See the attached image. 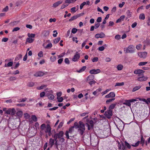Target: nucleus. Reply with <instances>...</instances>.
<instances>
[{"mask_svg": "<svg viewBox=\"0 0 150 150\" xmlns=\"http://www.w3.org/2000/svg\"><path fill=\"white\" fill-rule=\"evenodd\" d=\"M69 132L68 131H66L65 132V134L66 136V137L67 138V139H69Z\"/></svg>", "mask_w": 150, "mask_h": 150, "instance_id": "nucleus-60", "label": "nucleus"}, {"mask_svg": "<svg viewBox=\"0 0 150 150\" xmlns=\"http://www.w3.org/2000/svg\"><path fill=\"white\" fill-rule=\"evenodd\" d=\"M135 49L133 45H129L126 49L125 52L126 53H133L135 52Z\"/></svg>", "mask_w": 150, "mask_h": 150, "instance_id": "nucleus-3", "label": "nucleus"}, {"mask_svg": "<svg viewBox=\"0 0 150 150\" xmlns=\"http://www.w3.org/2000/svg\"><path fill=\"white\" fill-rule=\"evenodd\" d=\"M142 47V45L141 44H139L136 46V49L138 50H139Z\"/></svg>", "mask_w": 150, "mask_h": 150, "instance_id": "nucleus-56", "label": "nucleus"}, {"mask_svg": "<svg viewBox=\"0 0 150 150\" xmlns=\"http://www.w3.org/2000/svg\"><path fill=\"white\" fill-rule=\"evenodd\" d=\"M27 98H24L22 99H20L18 101L19 102H24L25 101Z\"/></svg>", "mask_w": 150, "mask_h": 150, "instance_id": "nucleus-55", "label": "nucleus"}, {"mask_svg": "<svg viewBox=\"0 0 150 150\" xmlns=\"http://www.w3.org/2000/svg\"><path fill=\"white\" fill-rule=\"evenodd\" d=\"M123 67L122 65L121 64H119L117 66V68L118 70L120 71L122 70Z\"/></svg>", "mask_w": 150, "mask_h": 150, "instance_id": "nucleus-33", "label": "nucleus"}, {"mask_svg": "<svg viewBox=\"0 0 150 150\" xmlns=\"http://www.w3.org/2000/svg\"><path fill=\"white\" fill-rule=\"evenodd\" d=\"M77 31V29H76V28H74L72 29V30H71V32L72 33H73V34H75L76 32Z\"/></svg>", "mask_w": 150, "mask_h": 150, "instance_id": "nucleus-58", "label": "nucleus"}, {"mask_svg": "<svg viewBox=\"0 0 150 150\" xmlns=\"http://www.w3.org/2000/svg\"><path fill=\"white\" fill-rule=\"evenodd\" d=\"M137 100L135 99H132L128 100H125V102L123 103L124 105H126L129 107H130L131 106V103L136 101Z\"/></svg>", "mask_w": 150, "mask_h": 150, "instance_id": "nucleus-6", "label": "nucleus"}, {"mask_svg": "<svg viewBox=\"0 0 150 150\" xmlns=\"http://www.w3.org/2000/svg\"><path fill=\"white\" fill-rule=\"evenodd\" d=\"M87 123H86V125L88 127V129L90 130L91 128H93V122L92 120H87Z\"/></svg>", "mask_w": 150, "mask_h": 150, "instance_id": "nucleus-5", "label": "nucleus"}, {"mask_svg": "<svg viewBox=\"0 0 150 150\" xmlns=\"http://www.w3.org/2000/svg\"><path fill=\"white\" fill-rule=\"evenodd\" d=\"M52 47V44L51 43H50L48 44L46 47H45V48H51Z\"/></svg>", "mask_w": 150, "mask_h": 150, "instance_id": "nucleus-63", "label": "nucleus"}, {"mask_svg": "<svg viewBox=\"0 0 150 150\" xmlns=\"http://www.w3.org/2000/svg\"><path fill=\"white\" fill-rule=\"evenodd\" d=\"M100 72V70L99 69H93L90 70L89 73L92 74H98Z\"/></svg>", "mask_w": 150, "mask_h": 150, "instance_id": "nucleus-11", "label": "nucleus"}, {"mask_svg": "<svg viewBox=\"0 0 150 150\" xmlns=\"http://www.w3.org/2000/svg\"><path fill=\"white\" fill-rule=\"evenodd\" d=\"M139 18L140 19L144 20L145 18V15L144 13H142L140 14Z\"/></svg>", "mask_w": 150, "mask_h": 150, "instance_id": "nucleus-34", "label": "nucleus"}, {"mask_svg": "<svg viewBox=\"0 0 150 150\" xmlns=\"http://www.w3.org/2000/svg\"><path fill=\"white\" fill-rule=\"evenodd\" d=\"M86 4V2H83V3H82L80 6V9H81L83 6Z\"/></svg>", "mask_w": 150, "mask_h": 150, "instance_id": "nucleus-47", "label": "nucleus"}, {"mask_svg": "<svg viewBox=\"0 0 150 150\" xmlns=\"http://www.w3.org/2000/svg\"><path fill=\"white\" fill-rule=\"evenodd\" d=\"M57 99L58 101L59 102H61L63 100V98L62 97H61L60 98L57 97Z\"/></svg>", "mask_w": 150, "mask_h": 150, "instance_id": "nucleus-54", "label": "nucleus"}, {"mask_svg": "<svg viewBox=\"0 0 150 150\" xmlns=\"http://www.w3.org/2000/svg\"><path fill=\"white\" fill-rule=\"evenodd\" d=\"M109 16H110V14H107L106 15V16L105 17V18L104 19L103 21V24H105L106 23V20L108 18H109Z\"/></svg>", "mask_w": 150, "mask_h": 150, "instance_id": "nucleus-32", "label": "nucleus"}, {"mask_svg": "<svg viewBox=\"0 0 150 150\" xmlns=\"http://www.w3.org/2000/svg\"><path fill=\"white\" fill-rule=\"evenodd\" d=\"M65 54V53H62L61 54H60L59 55H58L57 56L58 57V59L59 58H61L63 57H64V56Z\"/></svg>", "mask_w": 150, "mask_h": 150, "instance_id": "nucleus-61", "label": "nucleus"}, {"mask_svg": "<svg viewBox=\"0 0 150 150\" xmlns=\"http://www.w3.org/2000/svg\"><path fill=\"white\" fill-rule=\"evenodd\" d=\"M60 40V37H58L54 40V44H57L59 42Z\"/></svg>", "mask_w": 150, "mask_h": 150, "instance_id": "nucleus-35", "label": "nucleus"}, {"mask_svg": "<svg viewBox=\"0 0 150 150\" xmlns=\"http://www.w3.org/2000/svg\"><path fill=\"white\" fill-rule=\"evenodd\" d=\"M34 41V39L30 38H27L26 40V44L27 42H28L29 43H32Z\"/></svg>", "mask_w": 150, "mask_h": 150, "instance_id": "nucleus-20", "label": "nucleus"}, {"mask_svg": "<svg viewBox=\"0 0 150 150\" xmlns=\"http://www.w3.org/2000/svg\"><path fill=\"white\" fill-rule=\"evenodd\" d=\"M44 73L42 71H38L36 72L34 76L36 77L38 76H42L44 75Z\"/></svg>", "mask_w": 150, "mask_h": 150, "instance_id": "nucleus-15", "label": "nucleus"}, {"mask_svg": "<svg viewBox=\"0 0 150 150\" xmlns=\"http://www.w3.org/2000/svg\"><path fill=\"white\" fill-rule=\"evenodd\" d=\"M140 137V141H138L135 144H132L131 146L134 147H136L139 146L140 143V144H142V146H143L145 143V139L142 134L141 135Z\"/></svg>", "mask_w": 150, "mask_h": 150, "instance_id": "nucleus-2", "label": "nucleus"}, {"mask_svg": "<svg viewBox=\"0 0 150 150\" xmlns=\"http://www.w3.org/2000/svg\"><path fill=\"white\" fill-rule=\"evenodd\" d=\"M74 127H71L69 128V131H68L69 133L71 134L72 132L74 131Z\"/></svg>", "mask_w": 150, "mask_h": 150, "instance_id": "nucleus-45", "label": "nucleus"}, {"mask_svg": "<svg viewBox=\"0 0 150 150\" xmlns=\"http://www.w3.org/2000/svg\"><path fill=\"white\" fill-rule=\"evenodd\" d=\"M22 55L21 54H18L17 55L15 59L14 60L15 61H18L20 59L22 58Z\"/></svg>", "mask_w": 150, "mask_h": 150, "instance_id": "nucleus-25", "label": "nucleus"}, {"mask_svg": "<svg viewBox=\"0 0 150 150\" xmlns=\"http://www.w3.org/2000/svg\"><path fill=\"white\" fill-rule=\"evenodd\" d=\"M53 137L54 138V140L55 142L58 141L57 139L58 138V136L56 134H54L53 136Z\"/></svg>", "mask_w": 150, "mask_h": 150, "instance_id": "nucleus-48", "label": "nucleus"}, {"mask_svg": "<svg viewBox=\"0 0 150 150\" xmlns=\"http://www.w3.org/2000/svg\"><path fill=\"white\" fill-rule=\"evenodd\" d=\"M126 14L128 17H130L131 16V13L129 10H128L127 11Z\"/></svg>", "mask_w": 150, "mask_h": 150, "instance_id": "nucleus-44", "label": "nucleus"}, {"mask_svg": "<svg viewBox=\"0 0 150 150\" xmlns=\"http://www.w3.org/2000/svg\"><path fill=\"white\" fill-rule=\"evenodd\" d=\"M8 9V6H6V7L3 9L2 12H7Z\"/></svg>", "mask_w": 150, "mask_h": 150, "instance_id": "nucleus-57", "label": "nucleus"}, {"mask_svg": "<svg viewBox=\"0 0 150 150\" xmlns=\"http://www.w3.org/2000/svg\"><path fill=\"white\" fill-rule=\"evenodd\" d=\"M25 118L28 119L30 117L29 115L27 113H25L24 114Z\"/></svg>", "mask_w": 150, "mask_h": 150, "instance_id": "nucleus-53", "label": "nucleus"}, {"mask_svg": "<svg viewBox=\"0 0 150 150\" xmlns=\"http://www.w3.org/2000/svg\"><path fill=\"white\" fill-rule=\"evenodd\" d=\"M148 79V77L143 76L142 77H139L138 78V80L139 81H146Z\"/></svg>", "mask_w": 150, "mask_h": 150, "instance_id": "nucleus-16", "label": "nucleus"}, {"mask_svg": "<svg viewBox=\"0 0 150 150\" xmlns=\"http://www.w3.org/2000/svg\"><path fill=\"white\" fill-rule=\"evenodd\" d=\"M85 130V129H82L79 128L78 129V131L81 135H82L83 134V133Z\"/></svg>", "mask_w": 150, "mask_h": 150, "instance_id": "nucleus-27", "label": "nucleus"}, {"mask_svg": "<svg viewBox=\"0 0 150 150\" xmlns=\"http://www.w3.org/2000/svg\"><path fill=\"white\" fill-rule=\"evenodd\" d=\"M54 142H55L54 139L50 138L49 140V144L50 145V147H52L54 145Z\"/></svg>", "mask_w": 150, "mask_h": 150, "instance_id": "nucleus-22", "label": "nucleus"}, {"mask_svg": "<svg viewBox=\"0 0 150 150\" xmlns=\"http://www.w3.org/2000/svg\"><path fill=\"white\" fill-rule=\"evenodd\" d=\"M147 63V62H141L139 63L138 65L140 66H143L146 65Z\"/></svg>", "mask_w": 150, "mask_h": 150, "instance_id": "nucleus-41", "label": "nucleus"}, {"mask_svg": "<svg viewBox=\"0 0 150 150\" xmlns=\"http://www.w3.org/2000/svg\"><path fill=\"white\" fill-rule=\"evenodd\" d=\"M96 82L94 80H93L90 81L89 82V83L91 85V86H92L93 84H94Z\"/></svg>", "mask_w": 150, "mask_h": 150, "instance_id": "nucleus-51", "label": "nucleus"}, {"mask_svg": "<svg viewBox=\"0 0 150 150\" xmlns=\"http://www.w3.org/2000/svg\"><path fill=\"white\" fill-rule=\"evenodd\" d=\"M112 110L109 109V110H108L105 112V115L107 118L110 119L111 118V116H112Z\"/></svg>", "mask_w": 150, "mask_h": 150, "instance_id": "nucleus-7", "label": "nucleus"}, {"mask_svg": "<svg viewBox=\"0 0 150 150\" xmlns=\"http://www.w3.org/2000/svg\"><path fill=\"white\" fill-rule=\"evenodd\" d=\"M94 78V76L93 75H89L87 78L88 81H91L93 80Z\"/></svg>", "mask_w": 150, "mask_h": 150, "instance_id": "nucleus-23", "label": "nucleus"}, {"mask_svg": "<svg viewBox=\"0 0 150 150\" xmlns=\"http://www.w3.org/2000/svg\"><path fill=\"white\" fill-rule=\"evenodd\" d=\"M147 52H139L138 55L140 57L144 59L146 57Z\"/></svg>", "mask_w": 150, "mask_h": 150, "instance_id": "nucleus-10", "label": "nucleus"}, {"mask_svg": "<svg viewBox=\"0 0 150 150\" xmlns=\"http://www.w3.org/2000/svg\"><path fill=\"white\" fill-rule=\"evenodd\" d=\"M47 86V85H42L39 87H38L37 88L39 90H40L43 89Z\"/></svg>", "mask_w": 150, "mask_h": 150, "instance_id": "nucleus-40", "label": "nucleus"}, {"mask_svg": "<svg viewBox=\"0 0 150 150\" xmlns=\"http://www.w3.org/2000/svg\"><path fill=\"white\" fill-rule=\"evenodd\" d=\"M141 87V86H137L133 88L132 91L133 92H134L139 89Z\"/></svg>", "mask_w": 150, "mask_h": 150, "instance_id": "nucleus-29", "label": "nucleus"}, {"mask_svg": "<svg viewBox=\"0 0 150 150\" xmlns=\"http://www.w3.org/2000/svg\"><path fill=\"white\" fill-rule=\"evenodd\" d=\"M101 91V88H99L96 89L95 91H94L93 92V94L94 96H96L97 94H99L100 92Z\"/></svg>", "mask_w": 150, "mask_h": 150, "instance_id": "nucleus-18", "label": "nucleus"}, {"mask_svg": "<svg viewBox=\"0 0 150 150\" xmlns=\"http://www.w3.org/2000/svg\"><path fill=\"white\" fill-rule=\"evenodd\" d=\"M28 36L29 37V38H33L35 37V34H34L30 33H29L28 34Z\"/></svg>", "mask_w": 150, "mask_h": 150, "instance_id": "nucleus-38", "label": "nucleus"}, {"mask_svg": "<svg viewBox=\"0 0 150 150\" xmlns=\"http://www.w3.org/2000/svg\"><path fill=\"white\" fill-rule=\"evenodd\" d=\"M20 65V64L18 62L16 64L15 66L13 67H11V69H13V68L14 69H17Z\"/></svg>", "mask_w": 150, "mask_h": 150, "instance_id": "nucleus-49", "label": "nucleus"}, {"mask_svg": "<svg viewBox=\"0 0 150 150\" xmlns=\"http://www.w3.org/2000/svg\"><path fill=\"white\" fill-rule=\"evenodd\" d=\"M115 94L113 92H110L108 94L106 95L105 96V98H113L115 97Z\"/></svg>", "mask_w": 150, "mask_h": 150, "instance_id": "nucleus-12", "label": "nucleus"}, {"mask_svg": "<svg viewBox=\"0 0 150 150\" xmlns=\"http://www.w3.org/2000/svg\"><path fill=\"white\" fill-rule=\"evenodd\" d=\"M42 33L44 36L47 37L49 35L50 31L49 30H44L43 31Z\"/></svg>", "mask_w": 150, "mask_h": 150, "instance_id": "nucleus-19", "label": "nucleus"}, {"mask_svg": "<svg viewBox=\"0 0 150 150\" xmlns=\"http://www.w3.org/2000/svg\"><path fill=\"white\" fill-rule=\"evenodd\" d=\"M80 55L78 52H77L76 54L74 55V57L72 59V60L74 62H76L78 61L80 58Z\"/></svg>", "mask_w": 150, "mask_h": 150, "instance_id": "nucleus-8", "label": "nucleus"}, {"mask_svg": "<svg viewBox=\"0 0 150 150\" xmlns=\"http://www.w3.org/2000/svg\"><path fill=\"white\" fill-rule=\"evenodd\" d=\"M31 118L34 122H36L37 121V118L35 115H32Z\"/></svg>", "mask_w": 150, "mask_h": 150, "instance_id": "nucleus-42", "label": "nucleus"}, {"mask_svg": "<svg viewBox=\"0 0 150 150\" xmlns=\"http://www.w3.org/2000/svg\"><path fill=\"white\" fill-rule=\"evenodd\" d=\"M49 93H47L46 96L48 97V99L50 100H53L54 98V96L52 93H53V91L52 90L50 91L49 92Z\"/></svg>", "mask_w": 150, "mask_h": 150, "instance_id": "nucleus-9", "label": "nucleus"}, {"mask_svg": "<svg viewBox=\"0 0 150 150\" xmlns=\"http://www.w3.org/2000/svg\"><path fill=\"white\" fill-rule=\"evenodd\" d=\"M58 136V139H60L63 136L64 133L62 131H60L59 133L56 134Z\"/></svg>", "mask_w": 150, "mask_h": 150, "instance_id": "nucleus-24", "label": "nucleus"}, {"mask_svg": "<svg viewBox=\"0 0 150 150\" xmlns=\"http://www.w3.org/2000/svg\"><path fill=\"white\" fill-rule=\"evenodd\" d=\"M34 85V83L32 82H29L28 84V85L29 86L32 87Z\"/></svg>", "mask_w": 150, "mask_h": 150, "instance_id": "nucleus-50", "label": "nucleus"}, {"mask_svg": "<svg viewBox=\"0 0 150 150\" xmlns=\"http://www.w3.org/2000/svg\"><path fill=\"white\" fill-rule=\"evenodd\" d=\"M115 100V98H112L109 99L106 101V103L107 104H108L109 103L114 101Z\"/></svg>", "mask_w": 150, "mask_h": 150, "instance_id": "nucleus-39", "label": "nucleus"}, {"mask_svg": "<svg viewBox=\"0 0 150 150\" xmlns=\"http://www.w3.org/2000/svg\"><path fill=\"white\" fill-rule=\"evenodd\" d=\"M16 114V115L18 116L21 117L23 115V112L20 110L17 112Z\"/></svg>", "mask_w": 150, "mask_h": 150, "instance_id": "nucleus-31", "label": "nucleus"}, {"mask_svg": "<svg viewBox=\"0 0 150 150\" xmlns=\"http://www.w3.org/2000/svg\"><path fill=\"white\" fill-rule=\"evenodd\" d=\"M62 2L61 1L57 2L53 4L52 7L54 8H55L57 7L60 4H62Z\"/></svg>", "mask_w": 150, "mask_h": 150, "instance_id": "nucleus-17", "label": "nucleus"}, {"mask_svg": "<svg viewBox=\"0 0 150 150\" xmlns=\"http://www.w3.org/2000/svg\"><path fill=\"white\" fill-rule=\"evenodd\" d=\"M144 72V71L140 69L135 70L134 71V73L136 74H143Z\"/></svg>", "mask_w": 150, "mask_h": 150, "instance_id": "nucleus-14", "label": "nucleus"}, {"mask_svg": "<svg viewBox=\"0 0 150 150\" xmlns=\"http://www.w3.org/2000/svg\"><path fill=\"white\" fill-rule=\"evenodd\" d=\"M79 16L78 15L74 16H73V17H71V18L69 20V21L70 22L72 21H73L74 20H75V19H76V18H77Z\"/></svg>", "mask_w": 150, "mask_h": 150, "instance_id": "nucleus-28", "label": "nucleus"}, {"mask_svg": "<svg viewBox=\"0 0 150 150\" xmlns=\"http://www.w3.org/2000/svg\"><path fill=\"white\" fill-rule=\"evenodd\" d=\"M79 128L85 129V125L82 122L79 121Z\"/></svg>", "mask_w": 150, "mask_h": 150, "instance_id": "nucleus-21", "label": "nucleus"}, {"mask_svg": "<svg viewBox=\"0 0 150 150\" xmlns=\"http://www.w3.org/2000/svg\"><path fill=\"white\" fill-rule=\"evenodd\" d=\"M64 62L65 63L68 64H70V61L68 58H66L64 59Z\"/></svg>", "mask_w": 150, "mask_h": 150, "instance_id": "nucleus-52", "label": "nucleus"}, {"mask_svg": "<svg viewBox=\"0 0 150 150\" xmlns=\"http://www.w3.org/2000/svg\"><path fill=\"white\" fill-rule=\"evenodd\" d=\"M105 35L103 33L101 32L100 33L96 34L95 35V37L96 38H103L105 37Z\"/></svg>", "mask_w": 150, "mask_h": 150, "instance_id": "nucleus-13", "label": "nucleus"}, {"mask_svg": "<svg viewBox=\"0 0 150 150\" xmlns=\"http://www.w3.org/2000/svg\"><path fill=\"white\" fill-rule=\"evenodd\" d=\"M125 146L129 149H130L131 148V146L130 144L126 141H125Z\"/></svg>", "mask_w": 150, "mask_h": 150, "instance_id": "nucleus-37", "label": "nucleus"}, {"mask_svg": "<svg viewBox=\"0 0 150 150\" xmlns=\"http://www.w3.org/2000/svg\"><path fill=\"white\" fill-rule=\"evenodd\" d=\"M115 38L117 40H119L121 38V36L119 35H117L115 36Z\"/></svg>", "mask_w": 150, "mask_h": 150, "instance_id": "nucleus-64", "label": "nucleus"}, {"mask_svg": "<svg viewBox=\"0 0 150 150\" xmlns=\"http://www.w3.org/2000/svg\"><path fill=\"white\" fill-rule=\"evenodd\" d=\"M38 57H42L43 56V53L42 51H41L39 52L38 54Z\"/></svg>", "mask_w": 150, "mask_h": 150, "instance_id": "nucleus-62", "label": "nucleus"}, {"mask_svg": "<svg viewBox=\"0 0 150 150\" xmlns=\"http://www.w3.org/2000/svg\"><path fill=\"white\" fill-rule=\"evenodd\" d=\"M116 105V103H112L110 106L109 109L111 110H112L115 107Z\"/></svg>", "mask_w": 150, "mask_h": 150, "instance_id": "nucleus-30", "label": "nucleus"}, {"mask_svg": "<svg viewBox=\"0 0 150 150\" xmlns=\"http://www.w3.org/2000/svg\"><path fill=\"white\" fill-rule=\"evenodd\" d=\"M16 79V77L15 76H11L9 79L10 81H13Z\"/></svg>", "mask_w": 150, "mask_h": 150, "instance_id": "nucleus-46", "label": "nucleus"}, {"mask_svg": "<svg viewBox=\"0 0 150 150\" xmlns=\"http://www.w3.org/2000/svg\"><path fill=\"white\" fill-rule=\"evenodd\" d=\"M56 57L55 56H52L50 57V60L52 62H54L56 60Z\"/></svg>", "mask_w": 150, "mask_h": 150, "instance_id": "nucleus-36", "label": "nucleus"}, {"mask_svg": "<svg viewBox=\"0 0 150 150\" xmlns=\"http://www.w3.org/2000/svg\"><path fill=\"white\" fill-rule=\"evenodd\" d=\"M86 66H83L82 68H81L79 70H77V72L79 73H81L84 71L86 69Z\"/></svg>", "mask_w": 150, "mask_h": 150, "instance_id": "nucleus-26", "label": "nucleus"}, {"mask_svg": "<svg viewBox=\"0 0 150 150\" xmlns=\"http://www.w3.org/2000/svg\"><path fill=\"white\" fill-rule=\"evenodd\" d=\"M40 128L41 130H44L45 133H48L49 136L51 135V128L49 124L46 125L45 124L43 123L41 125Z\"/></svg>", "mask_w": 150, "mask_h": 150, "instance_id": "nucleus-1", "label": "nucleus"}, {"mask_svg": "<svg viewBox=\"0 0 150 150\" xmlns=\"http://www.w3.org/2000/svg\"><path fill=\"white\" fill-rule=\"evenodd\" d=\"M13 62H9L7 64V66L8 67H11L13 65Z\"/></svg>", "mask_w": 150, "mask_h": 150, "instance_id": "nucleus-59", "label": "nucleus"}, {"mask_svg": "<svg viewBox=\"0 0 150 150\" xmlns=\"http://www.w3.org/2000/svg\"><path fill=\"white\" fill-rule=\"evenodd\" d=\"M16 113V111L14 108H8L7 111H6V114L8 115L11 114L12 116H13Z\"/></svg>", "mask_w": 150, "mask_h": 150, "instance_id": "nucleus-4", "label": "nucleus"}, {"mask_svg": "<svg viewBox=\"0 0 150 150\" xmlns=\"http://www.w3.org/2000/svg\"><path fill=\"white\" fill-rule=\"evenodd\" d=\"M124 85V83L123 82H122L121 83H116L115 86H123Z\"/></svg>", "mask_w": 150, "mask_h": 150, "instance_id": "nucleus-43", "label": "nucleus"}]
</instances>
